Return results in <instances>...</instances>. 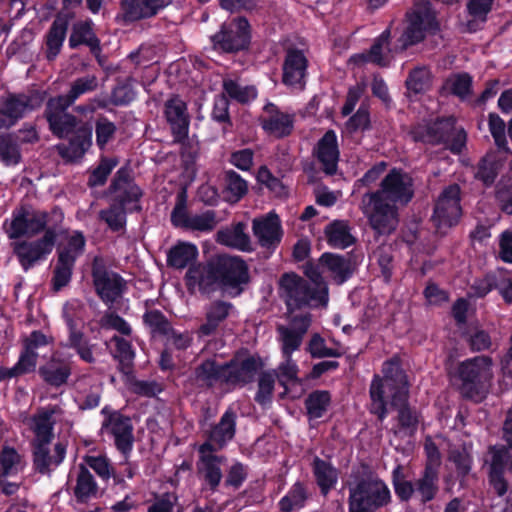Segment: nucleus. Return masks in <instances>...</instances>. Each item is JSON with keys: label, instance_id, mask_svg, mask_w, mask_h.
I'll use <instances>...</instances> for the list:
<instances>
[{"label": "nucleus", "instance_id": "1", "mask_svg": "<svg viewBox=\"0 0 512 512\" xmlns=\"http://www.w3.org/2000/svg\"><path fill=\"white\" fill-rule=\"evenodd\" d=\"M414 193V180L410 174L393 168L383 176L378 190L363 194L360 210L377 234L387 235L398 226V207L407 205Z\"/></svg>", "mask_w": 512, "mask_h": 512}, {"label": "nucleus", "instance_id": "2", "mask_svg": "<svg viewBox=\"0 0 512 512\" xmlns=\"http://www.w3.org/2000/svg\"><path fill=\"white\" fill-rule=\"evenodd\" d=\"M383 378L375 376L370 386L371 412L382 421L387 415L386 400L398 408L400 431L412 434L418 424V416L406 406L408 398V382L400 368L399 361L391 359L383 364Z\"/></svg>", "mask_w": 512, "mask_h": 512}, {"label": "nucleus", "instance_id": "3", "mask_svg": "<svg viewBox=\"0 0 512 512\" xmlns=\"http://www.w3.org/2000/svg\"><path fill=\"white\" fill-rule=\"evenodd\" d=\"M70 106L57 97L50 98L45 115L53 134L60 138H70L68 144L58 145L59 154L69 161H77L92 145V126L68 113L66 110Z\"/></svg>", "mask_w": 512, "mask_h": 512}, {"label": "nucleus", "instance_id": "4", "mask_svg": "<svg viewBox=\"0 0 512 512\" xmlns=\"http://www.w3.org/2000/svg\"><path fill=\"white\" fill-rule=\"evenodd\" d=\"M311 283L296 274H284L280 280L282 295L289 310L305 305H326L328 288L323 278L316 272L309 275Z\"/></svg>", "mask_w": 512, "mask_h": 512}, {"label": "nucleus", "instance_id": "5", "mask_svg": "<svg viewBox=\"0 0 512 512\" xmlns=\"http://www.w3.org/2000/svg\"><path fill=\"white\" fill-rule=\"evenodd\" d=\"M349 511L375 512L391 502V493L378 476L367 473L348 483Z\"/></svg>", "mask_w": 512, "mask_h": 512}, {"label": "nucleus", "instance_id": "6", "mask_svg": "<svg viewBox=\"0 0 512 512\" xmlns=\"http://www.w3.org/2000/svg\"><path fill=\"white\" fill-rule=\"evenodd\" d=\"M110 190L115 194V202L109 208L101 210L99 216L111 230L119 231L126 224L125 206L137 202L142 192L129 180L127 172L123 169L115 174Z\"/></svg>", "mask_w": 512, "mask_h": 512}, {"label": "nucleus", "instance_id": "7", "mask_svg": "<svg viewBox=\"0 0 512 512\" xmlns=\"http://www.w3.org/2000/svg\"><path fill=\"white\" fill-rule=\"evenodd\" d=\"M43 97L38 92L7 94L0 97V129L16 124L26 114L38 109Z\"/></svg>", "mask_w": 512, "mask_h": 512}, {"label": "nucleus", "instance_id": "8", "mask_svg": "<svg viewBox=\"0 0 512 512\" xmlns=\"http://www.w3.org/2000/svg\"><path fill=\"white\" fill-rule=\"evenodd\" d=\"M219 285L239 294L242 286L250 281L249 267L239 256L219 255L215 258Z\"/></svg>", "mask_w": 512, "mask_h": 512}, {"label": "nucleus", "instance_id": "9", "mask_svg": "<svg viewBox=\"0 0 512 512\" xmlns=\"http://www.w3.org/2000/svg\"><path fill=\"white\" fill-rule=\"evenodd\" d=\"M461 216L460 188L456 184L449 185L438 197L432 222L440 233L454 226Z\"/></svg>", "mask_w": 512, "mask_h": 512}, {"label": "nucleus", "instance_id": "10", "mask_svg": "<svg viewBox=\"0 0 512 512\" xmlns=\"http://www.w3.org/2000/svg\"><path fill=\"white\" fill-rule=\"evenodd\" d=\"M57 235L56 228H47L38 240L19 241L13 244V252L25 271L52 252Z\"/></svg>", "mask_w": 512, "mask_h": 512}, {"label": "nucleus", "instance_id": "11", "mask_svg": "<svg viewBox=\"0 0 512 512\" xmlns=\"http://www.w3.org/2000/svg\"><path fill=\"white\" fill-rule=\"evenodd\" d=\"M92 278L98 296L105 303L115 302L126 290V281L119 274L107 270L101 257L93 260Z\"/></svg>", "mask_w": 512, "mask_h": 512}, {"label": "nucleus", "instance_id": "12", "mask_svg": "<svg viewBox=\"0 0 512 512\" xmlns=\"http://www.w3.org/2000/svg\"><path fill=\"white\" fill-rule=\"evenodd\" d=\"M453 117L440 119L428 125L421 140L431 144H445L446 148L459 153L466 141V134L462 129H456Z\"/></svg>", "mask_w": 512, "mask_h": 512}, {"label": "nucleus", "instance_id": "13", "mask_svg": "<svg viewBox=\"0 0 512 512\" xmlns=\"http://www.w3.org/2000/svg\"><path fill=\"white\" fill-rule=\"evenodd\" d=\"M49 216L44 211H35L20 207L12 214V219L7 228L9 238L16 239L22 236L32 237L48 227Z\"/></svg>", "mask_w": 512, "mask_h": 512}, {"label": "nucleus", "instance_id": "14", "mask_svg": "<svg viewBox=\"0 0 512 512\" xmlns=\"http://www.w3.org/2000/svg\"><path fill=\"white\" fill-rule=\"evenodd\" d=\"M104 419L101 425L103 434L113 437L116 447L123 453L132 449L133 425L129 417L107 407L102 409Z\"/></svg>", "mask_w": 512, "mask_h": 512}, {"label": "nucleus", "instance_id": "15", "mask_svg": "<svg viewBox=\"0 0 512 512\" xmlns=\"http://www.w3.org/2000/svg\"><path fill=\"white\" fill-rule=\"evenodd\" d=\"M434 26V16L427 8H415L407 14L406 26L397 41L395 50L404 51L421 42L425 32Z\"/></svg>", "mask_w": 512, "mask_h": 512}, {"label": "nucleus", "instance_id": "16", "mask_svg": "<svg viewBox=\"0 0 512 512\" xmlns=\"http://www.w3.org/2000/svg\"><path fill=\"white\" fill-rule=\"evenodd\" d=\"M250 39L249 24L244 18H238L224 24L221 31L212 36L215 49L224 52H236L248 46Z\"/></svg>", "mask_w": 512, "mask_h": 512}, {"label": "nucleus", "instance_id": "17", "mask_svg": "<svg viewBox=\"0 0 512 512\" xmlns=\"http://www.w3.org/2000/svg\"><path fill=\"white\" fill-rule=\"evenodd\" d=\"M252 231L259 245L266 249H275L283 235L281 221L274 212L254 218Z\"/></svg>", "mask_w": 512, "mask_h": 512}, {"label": "nucleus", "instance_id": "18", "mask_svg": "<svg viewBox=\"0 0 512 512\" xmlns=\"http://www.w3.org/2000/svg\"><path fill=\"white\" fill-rule=\"evenodd\" d=\"M308 60L303 51L288 49L283 62L282 81L285 85L302 90L305 87Z\"/></svg>", "mask_w": 512, "mask_h": 512}, {"label": "nucleus", "instance_id": "19", "mask_svg": "<svg viewBox=\"0 0 512 512\" xmlns=\"http://www.w3.org/2000/svg\"><path fill=\"white\" fill-rule=\"evenodd\" d=\"M310 322V315L303 314L295 316L289 326L279 325L277 327L283 356H291L294 351L299 349Z\"/></svg>", "mask_w": 512, "mask_h": 512}, {"label": "nucleus", "instance_id": "20", "mask_svg": "<svg viewBox=\"0 0 512 512\" xmlns=\"http://www.w3.org/2000/svg\"><path fill=\"white\" fill-rule=\"evenodd\" d=\"M198 451V472L203 477L205 482L212 489H215L222 479L221 465L225 462V458L216 455V450L211 449L210 443H203L199 446Z\"/></svg>", "mask_w": 512, "mask_h": 512}, {"label": "nucleus", "instance_id": "21", "mask_svg": "<svg viewBox=\"0 0 512 512\" xmlns=\"http://www.w3.org/2000/svg\"><path fill=\"white\" fill-rule=\"evenodd\" d=\"M173 0H121L122 18L125 22H135L156 16Z\"/></svg>", "mask_w": 512, "mask_h": 512}, {"label": "nucleus", "instance_id": "22", "mask_svg": "<svg viewBox=\"0 0 512 512\" xmlns=\"http://www.w3.org/2000/svg\"><path fill=\"white\" fill-rule=\"evenodd\" d=\"M70 358L71 355L61 349L55 351L50 360L39 368L40 376L51 386L65 384L71 375Z\"/></svg>", "mask_w": 512, "mask_h": 512}, {"label": "nucleus", "instance_id": "23", "mask_svg": "<svg viewBox=\"0 0 512 512\" xmlns=\"http://www.w3.org/2000/svg\"><path fill=\"white\" fill-rule=\"evenodd\" d=\"M217 284H219V278L215 268V259L207 264L192 266L186 273V285L192 292L199 290L209 293L215 290Z\"/></svg>", "mask_w": 512, "mask_h": 512}, {"label": "nucleus", "instance_id": "24", "mask_svg": "<svg viewBox=\"0 0 512 512\" xmlns=\"http://www.w3.org/2000/svg\"><path fill=\"white\" fill-rule=\"evenodd\" d=\"M51 442L32 443L33 462L36 470L42 474L48 473L51 469L57 467L65 458L66 446L58 442L50 449Z\"/></svg>", "mask_w": 512, "mask_h": 512}, {"label": "nucleus", "instance_id": "25", "mask_svg": "<svg viewBox=\"0 0 512 512\" xmlns=\"http://www.w3.org/2000/svg\"><path fill=\"white\" fill-rule=\"evenodd\" d=\"M293 117L280 111L274 104H267L261 123L263 129L269 134L281 138L289 135L293 129Z\"/></svg>", "mask_w": 512, "mask_h": 512}, {"label": "nucleus", "instance_id": "26", "mask_svg": "<svg viewBox=\"0 0 512 512\" xmlns=\"http://www.w3.org/2000/svg\"><path fill=\"white\" fill-rule=\"evenodd\" d=\"M315 155L325 173L332 175L336 172L339 160V149L337 137L333 130L327 131L318 141Z\"/></svg>", "mask_w": 512, "mask_h": 512}, {"label": "nucleus", "instance_id": "27", "mask_svg": "<svg viewBox=\"0 0 512 512\" xmlns=\"http://www.w3.org/2000/svg\"><path fill=\"white\" fill-rule=\"evenodd\" d=\"M54 413V408L41 409L25 420V424L34 435L32 443L52 441L54 437L53 426L55 424L53 419Z\"/></svg>", "mask_w": 512, "mask_h": 512}, {"label": "nucleus", "instance_id": "28", "mask_svg": "<svg viewBox=\"0 0 512 512\" xmlns=\"http://www.w3.org/2000/svg\"><path fill=\"white\" fill-rule=\"evenodd\" d=\"M491 359L486 356H477L461 363L459 376L465 385L475 384L491 378Z\"/></svg>", "mask_w": 512, "mask_h": 512}, {"label": "nucleus", "instance_id": "29", "mask_svg": "<svg viewBox=\"0 0 512 512\" xmlns=\"http://www.w3.org/2000/svg\"><path fill=\"white\" fill-rule=\"evenodd\" d=\"M233 305L217 300L210 303L205 310V322L199 327V337L211 336L216 333L219 325L230 315Z\"/></svg>", "mask_w": 512, "mask_h": 512}, {"label": "nucleus", "instance_id": "30", "mask_svg": "<svg viewBox=\"0 0 512 512\" xmlns=\"http://www.w3.org/2000/svg\"><path fill=\"white\" fill-rule=\"evenodd\" d=\"M236 414L226 411L218 424H216L208 433V439L205 443H210L211 449L220 450L235 434Z\"/></svg>", "mask_w": 512, "mask_h": 512}, {"label": "nucleus", "instance_id": "31", "mask_svg": "<svg viewBox=\"0 0 512 512\" xmlns=\"http://www.w3.org/2000/svg\"><path fill=\"white\" fill-rule=\"evenodd\" d=\"M186 110L185 102L178 97L168 100L165 105L167 121L170 123L172 131L178 139L183 138L187 134L189 121Z\"/></svg>", "mask_w": 512, "mask_h": 512}, {"label": "nucleus", "instance_id": "32", "mask_svg": "<svg viewBox=\"0 0 512 512\" xmlns=\"http://www.w3.org/2000/svg\"><path fill=\"white\" fill-rule=\"evenodd\" d=\"M258 370V362L248 357L242 361H231L225 365L226 383L246 384L253 380Z\"/></svg>", "mask_w": 512, "mask_h": 512}, {"label": "nucleus", "instance_id": "33", "mask_svg": "<svg viewBox=\"0 0 512 512\" xmlns=\"http://www.w3.org/2000/svg\"><path fill=\"white\" fill-rule=\"evenodd\" d=\"M390 40L391 29L388 27L375 40L368 53L362 55V57L366 61L372 62L376 65L382 67L388 66L394 57L393 53L398 51L395 50V48H390Z\"/></svg>", "mask_w": 512, "mask_h": 512}, {"label": "nucleus", "instance_id": "34", "mask_svg": "<svg viewBox=\"0 0 512 512\" xmlns=\"http://www.w3.org/2000/svg\"><path fill=\"white\" fill-rule=\"evenodd\" d=\"M245 228V224L239 222L231 228L219 230L216 235V241L243 252H250L252 251L251 240L245 232Z\"/></svg>", "mask_w": 512, "mask_h": 512}, {"label": "nucleus", "instance_id": "35", "mask_svg": "<svg viewBox=\"0 0 512 512\" xmlns=\"http://www.w3.org/2000/svg\"><path fill=\"white\" fill-rule=\"evenodd\" d=\"M68 29V19L57 16L46 35V57L53 60L60 53Z\"/></svg>", "mask_w": 512, "mask_h": 512}, {"label": "nucleus", "instance_id": "36", "mask_svg": "<svg viewBox=\"0 0 512 512\" xmlns=\"http://www.w3.org/2000/svg\"><path fill=\"white\" fill-rule=\"evenodd\" d=\"M312 471L322 494L327 495L338 481V470L329 461L315 456Z\"/></svg>", "mask_w": 512, "mask_h": 512}, {"label": "nucleus", "instance_id": "37", "mask_svg": "<svg viewBox=\"0 0 512 512\" xmlns=\"http://www.w3.org/2000/svg\"><path fill=\"white\" fill-rule=\"evenodd\" d=\"M73 491L79 502H87L98 494L97 483L87 466L83 464H80L76 471V484Z\"/></svg>", "mask_w": 512, "mask_h": 512}, {"label": "nucleus", "instance_id": "38", "mask_svg": "<svg viewBox=\"0 0 512 512\" xmlns=\"http://www.w3.org/2000/svg\"><path fill=\"white\" fill-rule=\"evenodd\" d=\"M320 263L327 268L338 284H342L352 274L350 261L343 256L324 253L320 257Z\"/></svg>", "mask_w": 512, "mask_h": 512}, {"label": "nucleus", "instance_id": "39", "mask_svg": "<svg viewBox=\"0 0 512 512\" xmlns=\"http://www.w3.org/2000/svg\"><path fill=\"white\" fill-rule=\"evenodd\" d=\"M195 380L200 386H213L218 382L226 383L225 365H217L215 361L207 360L195 370Z\"/></svg>", "mask_w": 512, "mask_h": 512}, {"label": "nucleus", "instance_id": "40", "mask_svg": "<svg viewBox=\"0 0 512 512\" xmlns=\"http://www.w3.org/2000/svg\"><path fill=\"white\" fill-rule=\"evenodd\" d=\"M98 88V79L95 75H85L71 82L68 92L56 96L63 103L73 105L81 96L91 93Z\"/></svg>", "mask_w": 512, "mask_h": 512}, {"label": "nucleus", "instance_id": "41", "mask_svg": "<svg viewBox=\"0 0 512 512\" xmlns=\"http://www.w3.org/2000/svg\"><path fill=\"white\" fill-rule=\"evenodd\" d=\"M327 242L331 247L345 249L355 241L345 221H334L325 228Z\"/></svg>", "mask_w": 512, "mask_h": 512}, {"label": "nucleus", "instance_id": "42", "mask_svg": "<svg viewBox=\"0 0 512 512\" xmlns=\"http://www.w3.org/2000/svg\"><path fill=\"white\" fill-rule=\"evenodd\" d=\"M198 256V249L191 243H179L170 249L168 264L176 269H184Z\"/></svg>", "mask_w": 512, "mask_h": 512}, {"label": "nucleus", "instance_id": "43", "mask_svg": "<svg viewBox=\"0 0 512 512\" xmlns=\"http://www.w3.org/2000/svg\"><path fill=\"white\" fill-rule=\"evenodd\" d=\"M81 44H86L92 52L99 51V40L93 33L90 22H81L73 26L72 33L69 38V46L76 48Z\"/></svg>", "mask_w": 512, "mask_h": 512}, {"label": "nucleus", "instance_id": "44", "mask_svg": "<svg viewBox=\"0 0 512 512\" xmlns=\"http://www.w3.org/2000/svg\"><path fill=\"white\" fill-rule=\"evenodd\" d=\"M448 460L454 464L458 474L467 475L471 471L473 463L472 445L463 444L452 447L448 454Z\"/></svg>", "mask_w": 512, "mask_h": 512}, {"label": "nucleus", "instance_id": "45", "mask_svg": "<svg viewBox=\"0 0 512 512\" xmlns=\"http://www.w3.org/2000/svg\"><path fill=\"white\" fill-rule=\"evenodd\" d=\"M405 84L408 91L414 94L424 93L432 86V74L425 66L416 67L409 73Z\"/></svg>", "mask_w": 512, "mask_h": 512}, {"label": "nucleus", "instance_id": "46", "mask_svg": "<svg viewBox=\"0 0 512 512\" xmlns=\"http://www.w3.org/2000/svg\"><path fill=\"white\" fill-rule=\"evenodd\" d=\"M25 466L21 455L12 447L4 446L0 451V467L2 476L15 475Z\"/></svg>", "mask_w": 512, "mask_h": 512}, {"label": "nucleus", "instance_id": "47", "mask_svg": "<svg viewBox=\"0 0 512 512\" xmlns=\"http://www.w3.org/2000/svg\"><path fill=\"white\" fill-rule=\"evenodd\" d=\"M111 342L115 344L113 357L119 361L121 371L126 374L129 373L135 358V352L131 343L119 336L112 337Z\"/></svg>", "mask_w": 512, "mask_h": 512}, {"label": "nucleus", "instance_id": "48", "mask_svg": "<svg viewBox=\"0 0 512 512\" xmlns=\"http://www.w3.org/2000/svg\"><path fill=\"white\" fill-rule=\"evenodd\" d=\"M84 461L88 467L93 469L99 477L102 479H109L113 476L116 484H123L124 479L120 474L114 473L109 463V460L104 455H88L84 458Z\"/></svg>", "mask_w": 512, "mask_h": 512}, {"label": "nucleus", "instance_id": "49", "mask_svg": "<svg viewBox=\"0 0 512 512\" xmlns=\"http://www.w3.org/2000/svg\"><path fill=\"white\" fill-rule=\"evenodd\" d=\"M86 240L79 231L72 232L67 237V243L59 251L58 257L75 264L76 259L84 253Z\"/></svg>", "mask_w": 512, "mask_h": 512}, {"label": "nucleus", "instance_id": "50", "mask_svg": "<svg viewBox=\"0 0 512 512\" xmlns=\"http://www.w3.org/2000/svg\"><path fill=\"white\" fill-rule=\"evenodd\" d=\"M438 471L424 470L423 476L416 482V493L422 502L432 500L438 491Z\"/></svg>", "mask_w": 512, "mask_h": 512}, {"label": "nucleus", "instance_id": "51", "mask_svg": "<svg viewBox=\"0 0 512 512\" xmlns=\"http://www.w3.org/2000/svg\"><path fill=\"white\" fill-rule=\"evenodd\" d=\"M225 182V194L228 201L237 202L247 193L246 181L235 171L226 172Z\"/></svg>", "mask_w": 512, "mask_h": 512}, {"label": "nucleus", "instance_id": "52", "mask_svg": "<svg viewBox=\"0 0 512 512\" xmlns=\"http://www.w3.org/2000/svg\"><path fill=\"white\" fill-rule=\"evenodd\" d=\"M307 492L302 483L296 482L289 492L280 500L279 506L283 512H291L304 506Z\"/></svg>", "mask_w": 512, "mask_h": 512}, {"label": "nucleus", "instance_id": "53", "mask_svg": "<svg viewBox=\"0 0 512 512\" xmlns=\"http://www.w3.org/2000/svg\"><path fill=\"white\" fill-rule=\"evenodd\" d=\"M330 404V394L327 391H314L305 400L307 413L311 419L323 416Z\"/></svg>", "mask_w": 512, "mask_h": 512}, {"label": "nucleus", "instance_id": "54", "mask_svg": "<svg viewBox=\"0 0 512 512\" xmlns=\"http://www.w3.org/2000/svg\"><path fill=\"white\" fill-rule=\"evenodd\" d=\"M472 78L467 73H459L451 75L446 79L443 88L458 96L461 99H465L471 93Z\"/></svg>", "mask_w": 512, "mask_h": 512}, {"label": "nucleus", "instance_id": "55", "mask_svg": "<svg viewBox=\"0 0 512 512\" xmlns=\"http://www.w3.org/2000/svg\"><path fill=\"white\" fill-rule=\"evenodd\" d=\"M218 225L216 212L213 210H206L202 213L191 214L188 220V230L197 231L201 233H209L213 231Z\"/></svg>", "mask_w": 512, "mask_h": 512}, {"label": "nucleus", "instance_id": "56", "mask_svg": "<svg viewBox=\"0 0 512 512\" xmlns=\"http://www.w3.org/2000/svg\"><path fill=\"white\" fill-rule=\"evenodd\" d=\"M490 473H500L512 468V457L504 447H490Z\"/></svg>", "mask_w": 512, "mask_h": 512}, {"label": "nucleus", "instance_id": "57", "mask_svg": "<svg viewBox=\"0 0 512 512\" xmlns=\"http://www.w3.org/2000/svg\"><path fill=\"white\" fill-rule=\"evenodd\" d=\"M0 159L8 166L20 160L18 145L11 135H0Z\"/></svg>", "mask_w": 512, "mask_h": 512}, {"label": "nucleus", "instance_id": "58", "mask_svg": "<svg viewBox=\"0 0 512 512\" xmlns=\"http://www.w3.org/2000/svg\"><path fill=\"white\" fill-rule=\"evenodd\" d=\"M117 164L118 161L114 158H102L99 165L92 171L88 184L92 187L104 185Z\"/></svg>", "mask_w": 512, "mask_h": 512}, {"label": "nucleus", "instance_id": "59", "mask_svg": "<svg viewBox=\"0 0 512 512\" xmlns=\"http://www.w3.org/2000/svg\"><path fill=\"white\" fill-rule=\"evenodd\" d=\"M498 167L499 164L496 160V156L494 154H488L480 161L476 178L482 180L486 185H489L493 183L497 175Z\"/></svg>", "mask_w": 512, "mask_h": 512}, {"label": "nucleus", "instance_id": "60", "mask_svg": "<svg viewBox=\"0 0 512 512\" xmlns=\"http://www.w3.org/2000/svg\"><path fill=\"white\" fill-rule=\"evenodd\" d=\"M392 482L395 493L403 501H408L412 495L416 493V488L413 484L410 481L405 480L401 466H397L393 470Z\"/></svg>", "mask_w": 512, "mask_h": 512}, {"label": "nucleus", "instance_id": "61", "mask_svg": "<svg viewBox=\"0 0 512 512\" xmlns=\"http://www.w3.org/2000/svg\"><path fill=\"white\" fill-rule=\"evenodd\" d=\"M116 126L106 117H99L95 123L96 143L100 149H104L116 133Z\"/></svg>", "mask_w": 512, "mask_h": 512}, {"label": "nucleus", "instance_id": "62", "mask_svg": "<svg viewBox=\"0 0 512 512\" xmlns=\"http://www.w3.org/2000/svg\"><path fill=\"white\" fill-rule=\"evenodd\" d=\"M144 323L153 333L169 335L171 325L165 316L158 310L147 311L143 316Z\"/></svg>", "mask_w": 512, "mask_h": 512}, {"label": "nucleus", "instance_id": "63", "mask_svg": "<svg viewBox=\"0 0 512 512\" xmlns=\"http://www.w3.org/2000/svg\"><path fill=\"white\" fill-rule=\"evenodd\" d=\"M223 87L231 98L239 102H248L256 97V90L253 87H242L231 79L224 80Z\"/></svg>", "mask_w": 512, "mask_h": 512}, {"label": "nucleus", "instance_id": "64", "mask_svg": "<svg viewBox=\"0 0 512 512\" xmlns=\"http://www.w3.org/2000/svg\"><path fill=\"white\" fill-rule=\"evenodd\" d=\"M73 267L74 263L58 257L53 277L54 290L59 291L70 282Z\"/></svg>", "mask_w": 512, "mask_h": 512}]
</instances>
